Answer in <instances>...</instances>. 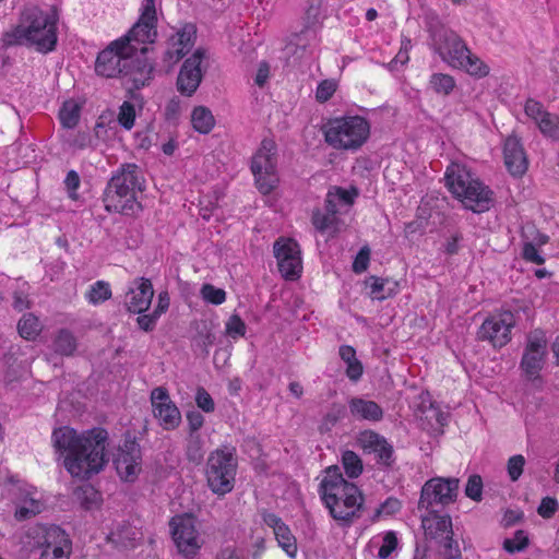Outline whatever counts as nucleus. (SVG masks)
<instances>
[{
    "label": "nucleus",
    "mask_w": 559,
    "mask_h": 559,
    "mask_svg": "<svg viewBox=\"0 0 559 559\" xmlns=\"http://www.w3.org/2000/svg\"><path fill=\"white\" fill-rule=\"evenodd\" d=\"M108 432L103 428L78 433L68 426L55 429L51 436L56 452L64 454L67 471L82 479L99 473L108 462L105 453Z\"/></svg>",
    "instance_id": "1"
},
{
    "label": "nucleus",
    "mask_w": 559,
    "mask_h": 559,
    "mask_svg": "<svg viewBox=\"0 0 559 559\" xmlns=\"http://www.w3.org/2000/svg\"><path fill=\"white\" fill-rule=\"evenodd\" d=\"M144 182L142 170L138 165H121L105 189V209L108 212L134 215L141 210L136 193L144 190Z\"/></svg>",
    "instance_id": "2"
},
{
    "label": "nucleus",
    "mask_w": 559,
    "mask_h": 559,
    "mask_svg": "<svg viewBox=\"0 0 559 559\" xmlns=\"http://www.w3.org/2000/svg\"><path fill=\"white\" fill-rule=\"evenodd\" d=\"M445 186L465 209L484 213L493 204V192L465 166L452 163L445 171Z\"/></svg>",
    "instance_id": "3"
},
{
    "label": "nucleus",
    "mask_w": 559,
    "mask_h": 559,
    "mask_svg": "<svg viewBox=\"0 0 559 559\" xmlns=\"http://www.w3.org/2000/svg\"><path fill=\"white\" fill-rule=\"evenodd\" d=\"M25 19L28 25H19L12 33H8L5 35V43L14 45L25 39L36 45L38 51L48 52L53 50L57 44V9L52 8L49 13H46L37 8H33L26 12Z\"/></svg>",
    "instance_id": "4"
},
{
    "label": "nucleus",
    "mask_w": 559,
    "mask_h": 559,
    "mask_svg": "<svg viewBox=\"0 0 559 559\" xmlns=\"http://www.w3.org/2000/svg\"><path fill=\"white\" fill-rule=\"evenodd\" d=\"M325 142L336 150H357L368 139L370 126L360 116L329 120L323 127Z\"/></svg>",
    "instance_id": "5"
},
{
    "label": "nucleus",
    "mask_w": 559,
    "mask_h": 559,
    "mask_svg": "<svg viewBox=\"0 0 559 559\" xmlns=\"http://www.w3.org/2000/svg\"><path fill=\"white\" fill-rule=\"evenodd\" d=\"M237 465L235 448L224 447L211 452L205 474L207 485L214 493L224 496L234 489Z\"/></svg>",
    "instance_id": "6"
},
{
    "label": "nucleus",
    "mask_w": 559,
    "mask_h": 559,
    "mask_svg": "<svg viewBox=\"0 0 559 559\" xmlns=\"http://www.w3.org/2000/svg\"><path fill=\"white\" fill-rule=\"evenodd\" d=\"M426 23L433 50L448 64H460V57L468 49L464 40L454 31L445 27L435 14L428 15Z\"/></svg>",
    "instance_id": "7"
},
{
    "label": "nucleus",
    "mask_w": 559,
    "mask_h": 559,
    "mask_svg": "<svg viewBox=\"0 0 559 559\" xmlns=\"http://www.w3.org/2000/svg\"><path fill=\"white\" fill-rule=\"evenodd\" d=\"M277 147L273 140L264 139L251 160V171L259 191L269 194L277 186L280 179L276 171Z\"/></svg>",
    "instance_id": "8"
},
{
    "label": "nucleus",
    "mask_w": 559,
    "mask_h": 559,
    "mask_svg": "<svg viewBox=\"0 0 559 559\" xmlns=\"http://www.w3.org/2000/svg\"><path fill=\"white\" fill-rule=\"evenodd\" d=\"M322 500L329 508L332 518L345 524H349L354 518L360 516L364 504L362 493L353 483L336 488L325 495Z\"/></svg>",
    "instance_id": "9"
},
{
    "label": "nucleus",
    "mask_w": 559,
    "mask_h": 559,
    "mask_svg": "<svg viewBox=\"0 0 559 559\" xmlns=\"http://www.w3.org/2000/svg\"><path fill=\"white\" fill-rule=\"evenodd\" d=\"M459 491L457 478L436 477L425 483L421 488L418 509H426L430 513L437 512L436 504L447 506L455 501Z\"/></svg>",
    "instance_id": "10"
},
{
    "label": "nucleus",
    "mask_w": 559,
    "mask_h": 559,
    "mask_svg": "<svg viewBox=\"0 0 559 559\" xmlns=\"http://www.w3.org/2000/svg\"><path fill=\"white\" fill-rule=\"evenodd\" d=\"M129 50H136V48L126 44L123 39L111 43L99 52L96 59L95 71L97 74L105 78H116L130 72Z\"/></svg>",
    "instance_id": "11"
},
{
    "label": "nucleus",
    "mask_w": 559,
    "mask_h": 559,
    "mask_svg": "<svg viewBox=\"0 0 559 559\" xmlns=\"http://www.w3.org/2000/svg\"><path fill=\"white\" fill-rule=\"evenodd\" d=\"M170 527L178 551L187 559H192L201 547L194 519L190 515L173 518Z\"/></svg>",
    "instance_id": "12"
},
{
    "label": "nucleus",
    "mask_w": 559,
    "mask_h": 559,
    "mask_svg": "<svg viewBox=\"0 0 559 559\" xmlns=\"http://www.w3.org/2000/svg\"><path fill=\"white\" fill-rule=\"evenodd\" d=\"M547 354V338L542 330L530 333L521 360V368L530 380L538 379Z\"/></svg>",
    "instance_id": "13"
},
{
    "label": "nucleus",
    "mask_w": 559,
    "mask_h": 559,
    "mask_svg": "<svg viewBox=\"0 0 559 559\" xmlns=\"http://www.w3.org/2000/svg\"><path fill=\"white\" fill-rule=\"evenodd\" d=\"M281 274L286 280H295L301 272V258L298 243L293 239L280 238L273 246Z\"/></svg>",
    "instance_id": "14"
},
{
    "label": "nucleus",
    "mask_w": 559,
    "mask_h": 559,
    "mask_svg": "<svg viewBox=\"0 0 559 559\" xmlns=\"http://www.w3.org/2000/svg\"><path fill=\"white\" fill-rule=\"evenodd\" d=\"M514 323V316L509 310L492 316L481 324L478 338L489 341L495 347H502L510 341V333Z\"/></svg>",
    "instance_id": "15"
},
{
    "label": "nucleus",
    "mask_w": 559,
    "mask_h": 559,
    "mask_svg": "<svg viewBox=\"0 0 559 559\" xmlns=\"http://www.w3.org/2000/svg\"><path fill=\"white\" fill-rule=\"evenodd\" d=\"M120 478L124 481H134L142 471V453L135 440H126L119 448L114 461Z\"/></svg>",
    "instance_id": "16"
},
{
    "label": "nucleus",
    "mask_w": 559,
    "mask_h": 559,
    "mask_svg": "<svg viewBox=\"0 0 559 559\" xmlns=\"http://www.w3.org/2000/svg\"><path fill=\"white\" fill-rule=\"evenodd\" d=\"M151 402L154 416L159 420L164 429L173 430L179 426L181 421L180 412L170 400L168 391L165 388H155L151 393Z\"/></svg>",
    "instance_id": "17"
},
{
    "label": "nucleus",
    "mask_w": 559,
    "mask_h": 559,
    "mask_svg": "<svg viewBox=\"0 0 559 559\" xmlns=\"http://www.w3.org/2000/svg\"><path fill=\"white\" fill-rule=\"evenodd\" d=\"M205 50L197 49L192 56L185 60L177 78V90L186 96H192L202 81L201 62Z\"/></svg>",
    "instance_id": "18"
},
{
    "label": "nucleus",
    "mask_w": 559,
    "mask_h": 559,
    "mask_svg": "<svg viewBox=\"0 0 559 559\" xmlns=\"http://www.w3.org/2000/svg\"><path fill=\"white\" fill-rule=\"evenodd\" d=\"M154 296V289L148 278H138L129 288L124 297L127 311L131 313H144L148 310Z\"/></svg>",
    "instance_id": "19"
},
{
    "label": "nucleus",
    "mask_w": 559,
    "mask_h": 559,
    "mask_svg": "<svg viewBox=\"0 0 559 559\" xmlns=\"http://www.w3.org/2000/svg\"><path fill=\"white\" fill-rule=\"evenodd\" d=\"M504 164L509 173L514 177L523 176L528 167L527 156L515 135L507 138L503 147Z\"/></svg>",
    "instance_id": "20"
},
{
    "label": "nucleus",
    "mask_w": 559,
    "mask_h": 559,
    "mask_svg": "<svg viewBox=\"0 0 559 559\" xmlns=\"http://www.w3.org/2000/svg\"><path fill=\"white\" fill-rule=\"evenodd\" d=\"M421 525L426 537L439 539L442 546H444L447 542L454 543L452 521L449 515L439 516L437 512L430 513L429 516H423Z\"/></svg>",
    "instance_id": "21"
},
{
    "label": "nucleus",
    "mask_w": 559,
    "mask_h": 559,
    "mask_svg": "<svg viewBox=\"0 0 559 559\" xmlns=\"http://www.w3.org/2000/svg\"><path fill=\"white\" fill-rule=\"evenodd\" d=\"M358 442L361 448L369 452L376 453L378 462L390 466L393 462V448L380 435L372 431H365L360 433Z\"/></svg>",
    "instance_id": "22"
},
{
    "label": "nucleus",
    "mask_w": 559,
    "mask_h": 559,
    "mask_svg": "<svg viewBox=\"0 0 559 559\" xmlns=\"http://www.w3.org/2000/svg\"><path fill=\"white\" fill-rule=\"evenodd\" d=\"M133 50H129V69L130 72L123 75H131L135 87L144 86L146 81L151 79L153 64L145 57L148 51L147 47H142L139 53L132 55Z\"/></svg>",
    "instance_id": "23"
},
{
    "label": "nucleus",
    "mask_w": 559,
    "mask_h": 559,
    "mask_svg": "<svg viewBox=\"0 0 559 559\" xmlns=\"http://www.w3.org/2000/svg\"><path fill=\"white\" fill-rule=\"evenodd\" d=\"M349 411L359 419L378 421L383 417V411L376 402L360 397H353L349 401Z\"/></svg>",
    "instance_id": "24"
},
{
    "label": "nucleus",
    "mask_w": 559,
    "mask_h": 559,
    "mask_svg": "<svg viewBox=\"0 0 559 559\" xmlns=\"http://www.w3.org/2000/svg\"><path fill=\"white\" fill-rule=\"evenodd\" d=\"M156 21L157 20H146L145 15H141L140 20L133 25L123 39L126 44L130 45L132 40L142 44L153 43L157 35L155 29Z\"/></svg>",
    "instance_id": "25"
},
{
    "label": "nucleus",
    "mask_w": 559,
    "mask_h": 559,
    "mask_svg": "<svg viewBox=\"0 0 559 559\" xmlns=\"http://www.w3.org/2000/svg\"><path fill=\"white\" fill-rule=\"evenodd\" d=\"M73 497L80 507L86 511L98 508L102 502L100 492L90 484L78 487L73 492Z\"/></svg>",
    "instance_id": "26"
},
{
    "label": "nucleus",
    "mask_w": 559,
    "mask_h": 559,
    "mask_svg": "<svg viewBox=\"0 0 559 559\" xmlns=\"http://www.w3.org/2000/svg\"><path fill=\"white\" fill-rule=\"evenodd\" d=\"M460 64H452L453 68L464 69L467 73L475 76H486L489 68L478 57L474 56L469 49L460 57Z\"/></svg>",
    "instance_id": "27"
},
{
    "label": "nucleus",
    "mask_w": 559,
    "mask_h": 559,
    "mask_svg": "<svg viewBox=\"0 0 559 559\" xmlns=\"http://www.w3.org/2000/svg\"><path fill=\"white\" fill-rule=\"evenodd\" d=\"M316 36L309 31L301 32L295 36V39L290 41L286 49L287 53L295 56L296 59L305 58L308 53H311V40H314Z\"/></svg>",
    "instance_id": "28"
},
{
    "label": "nucleus",
    "mask_w": 559,
    "mask_h": 559,
    "mask_svg": "<svg viewBox=\"0 0 559 559\" xmlns=\"http://www.w3.org/2000/svg\"><path fill=\"white\" fill-rule=\"evenodd\" d=\"M43 331V324L34 313H25L17 322V332L21 337L34 341Z\"/></svg>",
    "instance_id": "29"
},
{
    "label": "nucleus",
    "mask_w": 559,
    "mask_h": 559,
    "mask_svg": "<svg viewBox=\"0 0 559 559\" xmlns=\"http://www.w3.org/2000/svg\"><path fill=\"white\" fill-rule=\"evenodd\" d=\"M193 129L202 134H207L215 126V119L212 111L204 106H198L191 115Z\"/></svg>",
    "instance_id": "30"
},
{
    "label": "nucleus",
    "mask_w": 559,
    "mask_h": 559,
    "mask_svg": "<svg viewBox=\"0 0 559 559\" xmlns=\"http://www.w3.org/2000/svg\"><path fill=\"white\" fill-rule=\"evenodd\" d=\"M325 473L326 475L320 484V493L322 498L325 495L336 490V488L342 487L343 485L350 484L343 477L337 465H332L328 467Z\"/></svg>",
    "instance_id": "31"
},
{
    "label": "nucleus",
    "mask_w": 559,
    "mask_h": 559,
    "mask_svg": "<svg viewBox=\"0 0 559 559\" xmlns=\"http://www.w3.org/2000/svg\"><path fill=\"white\" fill-rule=\"evenodd\" d=\"M357 197L358 189L356 187H350V189L333 187L326 194L325 209H333L334 200H341V203H343L345 207H348L354 204Z\"/></svg>",
    "instance_id": "32"
},
{
    "label": "nucleus",
    "mask_w": 559,
    "mask_h": 559,
    "mask_svg": "<svg viewBox=\"0 0 559 559\" xmlns=\"http://www.w3.org/2000/svg\"><path fill=\"white\" fill-rule=\"evenodd\" d=\"M52 346L57 354L70 356L75 352L78 344L72 332L67 329H61L56 334Z\"/></svg>",
    "instance_id": "33"
},
{
    "label": "nucleus",
    "mask_w": 559,
    "mask_h": 559,
    "mask_svg": "<svg viewBox=\"0 0 559 559\" xmlns=\"http://www.w3.org/2000/svg\"><path fill=\"white\" fill-rule=\"evenodd\" d=\"M81 106L73 99L66 100L60 108L59 119L64 128H74L80 120Z\"/></svg>",
    "instance_id": "34"
},
{
    "label": "nucleus",
    "mask_w": 559,
    "mask_h": 559,
    "mask_svg": "<svg viewBox=\"0 0 559 559\" xmlns=\"http://www.w3.org/2000/svg\"><path fill=\"white\" fill-rule=\"evenodd\" d=\"M177 44L180 48L176 49L177 59L182 58L189 49L193 46L195 36H197V27L193 24H186L178 33Z\"/></svg>",
    "instance_id": "35"
},
{
    "label": "nucleus",
    "mask_w": 559,
    "mask_h": 559,
    "mask_svg": "<svg viewBox=\"0 0 559 559\" xmlns=\"http://www.w3.org/2000/svg\"><path fill=\"white\" fill-rule=\"evenodd\" d=\"M274 535L283 550H285L289 557L294 558L297 552V544L289 527L286 524H283L274 532Z\"/></svg>",
    "instance_id": "36"
},
{
    "label": "nucleus",
    "mask_w": 559,
    "mask_h": 559,
    "mask_svg": "<svg viewBox=\"0 0 559 559\" xmlns=\"http://www.w3.org/2000/svg\"><path fill=\"white\" fill-rule=\"evenodd\" d=\"M342 463L349 478H356L362 473V462L354 451H345L342 456Z\"/></svg>",
    "instance_id": "37"
},
{
    "label": "nucleus",
    "mask_w": 559,
    "mask_h": 559,
    "mask_svg": "<svg viewBox=\"0 0 559 559\" xmlns=\"http://www.w3.org/2000/svg\"><path fill=\"white\" fill-rule=\"evenodd\" d=\"M540 132L552 139H559V117L547 112L537 122Z\"/></svg>",
    "instance_id": "38"
},
{
    "label": "nucleus",
    "mask_w": 559,
    "mask_h": 559,
    "mask_svg": "<svg viewBox=\"0 0 559 559\" xmlns=\"http://www.w3.org/2000/svg\"><path fill=\"white\" fill-rule=\"evenodd\" d=\"M430 84L435 92L449 95L454 86V79L449 74L435 73L430 78Z\"/></svg>",
    "instance_id": "39"
},
{
    "label": "nucleus",
    "mask_w": 559,
    "mask_h": 559,
    "mask_svg": "<svg viewBox=\"0 0 559 559\" xmlns=\"http://www.w3.org/2000/svg\"><path fill=\"white\" fill-rule=\"evenodd\" d=\"M111 297V289L108 283L104 281L96 282L87 293V299L91 304H99Z\"/></svg>",
    "instance_id": "40"
},
{
    "label": "nucleus",
    "mask_w": 559,
    "mask_h": 559,
    "mask_svg": "<svg viewBox=\"0 0 559 559\" xmlns=\"http://www.w3.org/2000/svg\"><path fill=\"white\" fill-rule=\"evenodd\" d=\"M43 538L44 540L41 545H50V547H53L52 545L67 546V539H69L66 532L59 526H51L47 528Z\"/></svg>",
    "instance_id": "41"
},
{
    "label": "nucleus",
    "mask_w": 559,
    "mask_h": 559,
    "mask_svg": "<svg viewBox=\"0 0 559 559\" xmlns=\"http://www.w3.org/2000/svg\"><path fill=\"white\" fill-rule=\"evenodd\" d=\"M528 545V537L524 531H516L513 538H507L503 542V548L510 554L523 550Z\"/></svg>",
    "instance_id": "42"
},
{
    "label": "nucleus",
    "mask_w": 559,
    "mask_h": 559,
    "mask_svg": "<svg viewBox=\"0 0 559 559\" xmlns=\"http://www.w3.org/2000/svg\"><path fill=\"white\" fill-rule=\"evenodd\" d=\"M201 295L204 300L213 305H221L226 299V293L222 288H216L211 284H204L201 288Z\"/></svg>",
    "instance_id": "43"
},
{
    "label": "nucleus",
    "mask_w": 559,
    "mask_h": 559,
    "mask_svg": "<svg viewBox=\"0 0 559 559\" xmlns=\"http://www.w3.org/2000/svg\"><path fill=\"white\" fill-rule=\"evenodd\" d=\"M202 441L199 436H190V440L187 447V457L189 461L199 464L203 460Z\"/></svg>",
    "instance_id": "44"
},
{
    "label": "nucleus",
    "mask_w": 559,
    "mask_h": 559,
    "mask_svg": "<svg viewBox=\"0 0 559 559\" xmlns=\"http://www.w3.org/2000/svg\"><path fill=\"white\" fill-rule=\"evenodd\" d=\"M135 119V109L134 106L129 102H123V104L120 106L119 115H118V121L119 123L130 130L134 124Z\"/></svg>",
    "instance_id": "45"
},
{
    "label": "nucleus",
    "mask_w": 559,
    "mask_h": 559,
    "mask_svg": "<svg viewBox=\"0 0 559 559\" xmlns=\"http://www.w3.org/2000/svg\"><path fill=\"white\" fill-rule=\"evenodd\" d=\"M40 512V504L35 499L25 501L23 506L16 509L15 518L19 521L29 519Z\"/></svg>",
    "instance_id": "46"
},
{
    "label": "nucleus",
    "mask_w": 559,
    "mask_h": 559,
    "mask_svg": "<svg viewBox=\"0 0 559 559\" xmlns=\"http://www.w3.org/2000/svg\"><path fill=\"white\" fill-rule=\"evenodd\" d=\"M483 480L479 475H472L465 487V495L472 500L479 501L481 499Z\"/></svg>",
    "instance_id": "47"
},
{
    "label": "nucleus",
    "mask_w": 559,
    "mask_h": 559,
    "mask_svg": "<svg viewBox=\"0 0 559 559\" xmlns=\"http://www.w3.org/2000/svg\"><path fill=\"white\" fill-rule=\"evenodd\" d=\"M345 406L342 404H333L330 411L323 418L322 427L329 430L332 426H334L341 418L345 415Z\"/></svg>",
    "instance_id": "48"
},
{
    "label": "nucleus",
    "mask_w": 559,
    "mask_h": 559,
    "mask_svg": "<svg viewBox=\"0 0 559 559\" xmlns=\"http://www.w3.org/2000/svg\"><path fill=\"white\" fill-rule=\"evenodd\" d=\"M525 464V459L523 455L518 454L513 455L508 461V474L511 480L515 481L520 478L523 473V467Z\"/></svg>",
    "instance_id": "49"
},
{
    "label": "nucleus",
    "mask_w": 559,
    "mask_h": 559,
    "mask_svg": "<svg viewBox=\"0 0 559 559\" xmlns=\"http://www.w3.org/2000/svg\"><path fill=\"white\" fill-rule=\"evenodd\" d=\"M336 91V83L332 80L322 81L316 92V98L320 103L329 100Z\"/></svg>",
    "instance_id": "50"
},
{
    "label": "nucleus",
    "mask_w": 559,
    "mask_h": 559,
    "mask_svg": "<svg viewBox=\"0 0 559 559\" xmlns=\"http://www.w3.org/2000/svg\"><path fill=\"white\" fill-rule=\"evenodd\" d=\"M226 332L229 336H243L246 333V324L239 316L233 314L226 323Z\"/></svg>",
    "instance_id": "51"
},
{
    "label": "nucleus",
    "mask_w": 559,
    "mask_h": 559,
    "mask_svg": "<svg viewBox=\"0 0 559 559\" xmlns=\"http://www.w3.org/2000/svg\"><path fill=\"white\" fill-rule=\"evenodd\" d=\"M397 546V538L394 532H388L383 537V545L380 547L378 556L380 559H386Z\"/></svg>",
    "instance_id": "52"
},
{
    "label": "nucleus",
    "mask_w": 559,
    "mask_h": 559,
    "mask_svg": "<svg viewBox=\"0 0 559 559\" xmlns=\"http://www.w3.org/2000/svg\"><path fill=\"white\" fill-rule=\"evenodd\" d=\"M370 260V249L365 246L362 247L359 252L357 253L354 263H353V271L355 273H362L367 270L368 264Z\"/></svg>",
    "instance_id": "53"
},
{
    "label": "nucleus",
    "mask_w": 559,
    "mask_h": 559,
    "mask_svg": "<svg viewBox=\"0 0 559 559\" xmlns=\"http://www.w3.org/2000/svg\"><path fill=\"white\" fill-rule=\"evenodd\" d=\"M333 216L329 212L323 214L320 210H316L312 213V224L318 230L324 231L333 223Z\"/></svg>",
    "instance_id": "54"
},
{
    "label": "nucleus",
    "mask_w": 559,
    "mask_h": 559,
    "mask_svg": "<svg viewBox=\"0 0 559 559\" xmlns=\"http://www.w3.org/2000/svg\"><path fill=\"white\" fill-rule=\"evenodd\" d=\"M524 110L525 114L530 118L534 119L536 123L540 120L543 115L547 114V111L544 110L543 105L539 102L532 98L526 100Z\"/></svg>",
    "instance_id": "55"
},
{
    "label": "nucleus",
    "mask_w": 559,
    "mask_h": 559,
    "mask_svg": "<svg viewBox=\"0 0 559 559\" xmlns=\"http://www.w3.org/2000/svg\"><path fill=\"white\" fill-rule=\"evenodd\" d=\"M401 509V502L395 498L386 499L380 507L376 510L373 515V520H377L382 513L391 515L396 513Z\"/></svg>",
    "instance_id": "56"
},
{
    "label": "nucleus",
    "mask_w": 559,
    "mask_h": 559,
    "mask_svg": "<svg viewBox=\"0 0 559 559\" xmlns=\"http://www.w3.org/2000/svg\"><path fill=\"white\" fill-rule=\"evenodd\" d=\"M557 509H558L557 500L555 498L545 497L542 500V502L537 509V512L544 519H549L555 514Z\"/></svg>",
    "instance_id": "57"
},
{
    "label": "nucleus",
    "mask_w": 559,
    "mask_h": 559,
    "mask_svg": "<svg viewBox=\"0 0 559 559\" xmlns=\"http://www.w3.org/2000/svg\"><path fill=\"white\" fill-rule=\"evenodd\" d=\"M195 402L198 406L206 413L213 412L215 404L211 395L203 389L197 391Z\"/></svg>",
    "instance_id": "58"
},
{
    "label": "nucleus",
    "mask_w": 559,
    "mask_h": 559,
    "mask_svg": "<svg viewBox=\"0 0 559 559\" xmlns=\"http://www.w3.org/2000/svg\"><path fill=\"white\" fill-rule=\"evenodd\" d=\"M523 257L526 261L533 262L535 264H543L545 262L544 258L539 254L536 246L533 242H525L523 247Z\"/></svg>",
    "instance_id": "59"
},
{
    "label": "nucleus",
    "mask_w": 559,
    "mask_h": 559,
    "mask_svg": "<svg viewBox=\"0 0 559 559\" xmlns=\"http://www.w3.org/2000/svg\"><path fill=\"white\" fill-rule=\"evenodd\" d=\"M369 280L372 282L370 287H371V294L374 296V298H377L379 300H383L388 296L391 295L392 289H390L388 295L381 294L384 290V285L386 283V280H383V278H380L377 276H371Z\"/></svg>",
    "instance_id": "60"
},
{
    "label": "nucleus",
    "mask_w": 559,
    "mask_h": 559,
    "mask_svg": "<svg viewBox=\"0 0 559 559\" xmlns=\"http://www.w3.org/2000/svg\"><path fill=\"white\" fill-rule=\"evenodd\" d=\"M159 317L152 312L150 314H143L141 313L138 319H136V322L139 324V328L145 332H151L154 330L155 325H156V322H157V319Z\"/></svg>",
    "instance_id": "61"
},
{
    "label": "nucleus",
    "mask_w": 559,
    "mask_h": 559,
    "mask_svg": "<svg viewBox=\"0 0 559 559\" xmlns=\"http://www.w3.org/2000/svg\"><path fill=\"white\" fill-rule=\"evenodd\" d=\"M187 420L191 435H193V432L198 431L203 426L204 417L201 413L192 411L187 414Z\"/></svg>",
    "instance_id": "62"
},
{
    "label": "nucleus",
    "mask_w": 559,
    "mask_h": 559,
    "mask_svg": "<svg viewBox=\"0 0 559 559\" xmlns=\"http://www.w3.org/2000/svg\"><path fill=\"white\" fill-rule=\"evenodd\" d=\"M346 365V376L353 381L359 380L362 374L361 362L358 359H355L354 361H350Z\"/></svg>",
    "instance_id": "63"
},
{
    "label": "nucleus",
    "mask_w": 559,
    "mask_h": 559,
    "mask_svg": "<svg viewBox=\"0 0 559 559\" xmlns=\"http://www.w3.org/2000/svg\"><path fill=\"white\" fill-rule=\"evenodd\" d=\"M442 555L443 559H463L456 543L447 542Z\"/></svg>",
    "instance_id": "64"
}]
</instances>
